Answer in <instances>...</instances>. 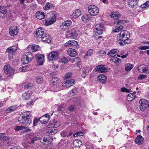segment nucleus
I'll return each instance as SVG.
<instances>
[{
  "label": "nucleus",
  "instance_id": "f257e3e1",
  "mask_svg": "<svg viewBox=\"0 0 149 149\" xmlns=\"http://www.w3.org/2000/svg\"><path fill=\"white\" fill-rule=\"evenodd\" d=\"M31 115L29 111L24 113V114L20 115L18 119V121L26 127L29 126L31 124L32 120L30 117Z\"/></svg>",
  "mask_w": 149,
  "mask_h": 149
},
{
  "label": "nucleus",
  "instance_id": "f03ea898",
  "mask_svg": "<svg viewBox=\"0 0 149 149\" xmlns=\"http://www.w3.org/2000/svg\"><path fill=\"white\" fill-rule=\"evenodd\" d=\"M65 35L68 38L75 39L77 38L78 34L74 28L70 29L67 31Z\"/></svg>",
  "mask_w": 149,
  "mask_h": 149
},
{
  "label": "nucleus",
  "instance_id": "7ed1b4c3",
  "mask_svg": "<svg viewBox=\"0 0 149 149\" xmlns=\"http://www.w3.org/2000/svg\"><path fill=\"white\" fill-rule=\"evenodd\" d=\"M126 23V21L125 20H118V21H116L114 22V24L115 25L121 24H124ZM123 29V26L122 25H118L116 26L115 28L113 29V30L114 32H116L118 31H120Z\"/></svg>",
  "mask_w": 149,
  "mask_h": 149
},
{
  "label": "nucleus",
  "instance_id": "20e7f679",
  "mask_svg": "<svg viewBox=\"0 0 149 149\" xmlns=\"http://www.w3.org/2000/svg\"><path fill=\"white\" fill-rule=\"evenodd\" d=\"M89 13L92 16H95L99 12V10L97 7L94 5H91L88 7Z\"/></svg>",
  "mask_w": 149,
  "mask_h": 149
},
{
  "label": "nucleus",
  "instance_id": "39448f33",
  "mask_svg": "<svg viewBox=\"0 0 149 149\" xmlns=\"http://www.w3.org/2000/svg\"><path fill=\"white\" fill-rule=\"evenodd\" d=\"M129 35V33L127 31L123 30L120 31V33L118 34L117 39L119 40L123 41V40H125L126 38L127 39V37H128Z\"/></svg>",
  "mask_w": 149,
  "mask_h": 149
},
{
  "label": "nucleus",
  "instance_id": "423d86ee",
  "mask_svg": "<svg viewBox=\"0 0 149 149\" xmlns=\"http://www.w3.org/2000/svg\"><path fill=\"white\" fill-rule=\"evenodd\" d=\"M59 53L57 51L50 52L48 55V59L50 61L57 60L59 56Z\"/></svg>",
  "mask_w": 149,
  "mask_h": 149
},
{
  "label": "nucleus",
  "instance_id": "0eeeda50",
  "mask_svg": "<svg viewBox=\"0 0 149 149\" xmlns=\"http://www.w3.org/2000/svg\"><path fill=\"white\" fill-rule=\"evenodd\" d=\"M95 35L96 36L100 35L102 33L104 29V26L101 24L96 25L95 26Z\"/></svg>",
  "mask_w": 149,
  "mask_h": 149
},
{
  "label": "nucleus",
  "instance_id": "6e6552de",
  "mask_svg": "<svg viewBox=\"0 0 149 149\" xmlns=\"http://www.w3.org/2000/svg\"><path fill=\"white\" fill-rule=\"evenodd\" d=\"M139 103L140 104V109L142 111H144L148 106V102L146 100L141 99L140 100Z\"/></svg>",
  "mask_w": 149,
  "mask_h": 149
},
{
  "label": "nucleus",
  "instance_id": "1a4fd4ad",
  "mask_svg": "<svg viewBox=\"0 0 149 149\" xmlns=\"http://www.w3.org/2000/svg\"><path fill=\"white\" fill-rule=\"evenodd\" d=\"M72 24L71 20H67L63 22L60 25V28L63 30H65L68 29L69 27Z\"/></svg>",
  "mask_w": 149,
  "mask_h": 149
},
{
  "label": "nucleus",
  "instance_id": "9d476101",
  "mask_svg": "<svg viewBox=\"0 0 149 149\" xmlns=\"http://www.w3.org/2000/svg\"><path fill=\"white\" fill-rule=\"evenodd\" d=\"M35 57L38 64L39 65H42L44 62V56L42 54H36Z\"/></svg>",
  "mask_w": 149,
  "mask_h": 149
},
{
  "label": "nucleus",
  "instance_id": "9b49d317",
  "mask_svg": "<svg viewBox=\"0 0 149 149\" xmlns=\"http://www.w3.org/2000/svg\"><path fill=\"white\" fill-rule=\"evenodd\" d=\"M4 71L6 74H8L10 75H12L15 72V69H12L9 65H6L4 66Z\"/></svg>",
  "mask_w": 149,
  "mask_h": 149
},
{
  "label": "nucleus",
  "instance_id": "f8f14e48",
  "mask_svg": "<svg viewBox=\"0 0 149 149\" xmlns=\"http://www.w3.org/2000/svg\"><path fill=\"white\" fill-rule=\"evenodd\" d=\"M94 70L99 73H103L107 72V69L105 66L102 65H98L96 67Z\"/></svg>",
  "mask_w": 149,
  "mask_h": 149
},
{
  "label": "nucleus",
  "instance_id": "ddd939ff",
  "mask_svg": "<svg viewBox=\"0 0 149 149\" xmlns=\"http://www.w3.org/2000/svg\"><path fill=\"white\" fill-rule=\"evenodd\" d=\"M44 29L42 27L38 28L36 31L35 36L38 39L41 38L44 35Z\"/></svg>",
  "mask_w": 149,
  "mask_h": 149
},
{
  "label": "nucleus",
  "instance_id": "4468645a",
  "mask_svg": "<svg viewBox=\"0 0 149 149\" xmlns=\"http://www.w3.org/2000/svg\"><path fill=\"white\" fill-rule=\"evenodd\" d=\"M56 20V16L55 14H53L51 17L46 19L45 24L47 26L52 24Z\"/></svg>",
  "mask_w": 149,
  "mask_h": 149
},
{
  "label": "nucleus",
  "instance_id": "2eb2a0df",
  "mask_svg": "<svg viewBox=\"0 0 149 149\" xmlns=\"http://www.w3.org/2000/svg\"><path fill=\"white\" fill-rule=\"evenodd\" d=\"M50 116L48 114H45L39 118L40 121L42 123H46L49 120Z\"/></svg>",
  "mask_w": 149,
  "mask_h": 149
},
{
  "label": "nucleus",
  "instance_id": "dca6fc26",
  "mask_svg": "<svg viewBox=\"0 0 149 149\" xmlns=\"http://www.w3.org/2000/svg\"><path fill=\"white\" fill-rule=\"evenodd\" d=\"M74 80L71 79L70 80H68L62 83L63 86L66 87H69L74 84Z\"/></svg>",
  "mask_w": 149,
  "mask_h": 149
},
{
  "label": "nucleus",
  "instance_id": "f3484780",
  "mask_svg": "<svg viewBox=\"0 0 149 149\" xmlns=\"http://www.w3.org/2000/svg\"><path fill=\"white\" fill-rule=\"evenodd\" d=\"M53 140V138L51 137L50 138V139H47V138L45 137H44L43 140H42V139H40V142L43 145H47L49 144H51Z\"/></svg>",
  "mask_w": 149,
  "mask_h": 149
},
{
  "label": "nucleus",
  "instance_id": "a211bd4d",
  "mask_svg": "<svg viewBox=\"0 0 149 149\" xmlns=\"http://www.w3.org/2000/svg\"><path fill=\"white\" fill-rule=\"evenodd\" d=\"M9 31L10 34L12 36H14L18 33V29L16 26L11 27L9 29Z\"/></svg>",
  "mask_w": 149,
  "mask_h": 149
},
{
  "label": "nucleus",
  "instance_id": "6ab92c4d",
  "mask_svg": "<svg viewBox=\"0 0 149 149\" xmlns=\"http://www.w3.org/2000/svg\"><path fill=\"white\" fill-rule=\"evenodd\" d=\"M40 38L43 42L50 43L51 42V38L48 34H44Z\"/></svg>",
  "mask_w": 149,
  "mask_h": 149
},
{
  "label": "nucleus",
  "instance_id": "aec40b11",
  "mask_svg": "<svg viewBox=\"0 0 149 149\" xmlns=\"http://www.w3.org/2000/svg\"><path fill=\"white\" fill-rule=\"evenodd\" d=\"M67 53L68 55L71 57H75L77 54V53L76 50L72 48H69Z\"/></svg>",
  "mask_w": 149,
  "mask_h": 149
},
{
  "label": "nucleus",
  "instance_id": "412c9836",
  "mask_svg": "<svg viewBox=\"0 0 149 149\" xmlns=\"http://www.w3.org/2000/svg\"><path fill=\"white\" fill-rule=\"evenodd\" d=\"M2 139L3 140L5 141L7 143L8 145L9 146L11 144L12 139L11 138H10L8 136H6L4 133H3Z\"/></svg>",
  "mask_w": 149,
  "mask_h": 149
},
{
  "label": "nucleus",
  "instance_id": "4be33fe9",
  "mask_svg": "<svg viewBox=\"0 0 149 149\" xmlns=\"http://www.w3.org/2000/svg\"><path fill=\"white\" fill-rule=\"evenodd\" d=\"M139 71L141 73H145L148 71V67L144 65H141L138 67Z\"/></svg>",
  "mask_w": 149,
  "mask_h": 149
},
{
  "label": "nucleus",
  "instance_id": "5701e85b",
  "mask_svg": "<svg viewBox=\"0 0 149 149\" xmlns=\"http://www.w3.org/2000/svg\"><path fill=\"white\" fill-rule=\"evenodd\" d=\"M29 50L31 52L37 51L39 49V47L37 45H30L28 47Z\"/></svg>",
  "mask_w": 149,
  "mask_h": 149
},
{
  "label": "nucleus",
  "instance_id": "b1692460",
  "mask_svg": "<svg viewBox=\"0 0 149 149\" xmlns=\"http://www.w3.org/2000/svg\"><path fill=\"white\" fill-rule=\"evenodd\" d=\"M7 10L4 6L0 7V17H3L6 15Z\"/></svg>",
  "mask_w": 149,
  "mask_h": 149
},
{
  "label": "nucleus",
  "instance_id": "393cba45",
  "mask_svg": "<svg viewBox=\"0 0 149 149\" xmlns=\"http://www.w3.org/2000/svg\"><path fill=\"white\" fill-rule=\"evenodd\" d=\"M137 0H129L128 2L129 6L131 8L135 7L137 5Z\"/></svg>",
  "mask_w": 149,
  "mask_h": 149
},
{
  "label": "nucleus",
  "instance_id": "a878e982",
  "mask_svg": "<svg viewBox=\"0 0 149 149\" xmlns=\"http://www.w3.org/2000/svg\"><path fill=\"white\" fill-rule=\"evenodd\" d=\"M111 17L115 19H118L120 17V15L118 12H113L111 14Z\"/></svg>",
  "mask_w": 149,
  "mask_h": 149
},
{
  "label": "nucleus",
  "instance_id": "bb28decb",
  "mask_svg": "<svg viewBox=\"0 0 149 149\" xmlns=\"http://www.w3.org/2000/svg\"><path fill=\"white\" fill-rule=\"evenodd\" d=\"M106 79V77L103 74H101L98 75L97 77V80L100 82L102 84L104 83Z\"/></svg>",
  "mask_w": 149,
  "mask_h": 149
},
{
  "label": "nucleus",
  "instance_id": "cd10ccee",
  "mask_svg": "<svg viewBox=\"0 0 149 149\" xmlns=\"http://www.w3.org/2000/svg\"><path fill=\"white\" fill-rule=\"evenodd\" d=\"M143 140V138L141 135H138L135 140V143L139 145L142 143Z\"/></svg>",
  "mask_w": 149,
  "mask_h": 149
},
{
  "label": "nucleus",
  "instance_id": "c85d7f7f",
  "mask_svg": "<svg viewBox=\"0 0 149 149\" xmlns=\"http://www.w3.org/2000/svg\"><path fill=\"white\" fill-rule=\"evenodd\" d=\"M32 95V92L30 91H28L27 92H25L22 94L23 98L25 99H29L31 95Z\"/></svg>",
  "mask_w": 149,
  "mask_h": 149
},
{
  "label": "nucleus",
  "instance_id": "c756f323",
  "mask_svg": "<svg viewBox=\"0 0 149 149\" xmlns=\"http://www.w3.org/2000/svg\"><path fill=\"white\" fill-rule=\"evenodd\" d=\"M18 108L17 105H13L8 107L6 111L7 113H10L17 110Z\"/></svg>",
  "mask_w": 149,
  "mask_h": 149
},
{
  "label": "nucleus",
  "instance_id": "7c9ffc66",
  "mask_svg": "<svg viewBox=\"0 0 149 149\" xmlns=\"http://www.w3.org/2000/svg\"><path fill=\"white\" fill-rule=\"evenodd\" d=\"M36 16L38 19H42L44 18L45 15L42 12L38 11L36 13Z\"/></svg>",
  "mask_w": 149,
  "mask_h": 149
},
{
  "label": "nucleus",
  "instance_id": "2f4dec72",
  "mask_svg": "<svg viewBox=\"0 0 149 149\" xmlns=\"http://www.w3.org/2000/svg\"><path fill=\"white\" fill-rule=\"evenodd\" d=\"M82 144V142L81 141L78 139H76L74 141L73 143V145L74 146L77 148H79Z\"/></svg>",
  "mask_w": 149,
  "mask_h": 149
},
{
  "label": "nucleus",
  "instance_id": "473e14b6",
  "mask_svg": "<svg viewBox=\"0 0 149 149\" xmlns=\"http://www.w3.org/2000/svg\"><path fill=\"white\" fill-rule=\"evenodd\" d=\"M81 19L83 22H86L91 20V16L89 15L85 14L82 16Z\"/></svg>",
  "mask_w": 149,
  "mask_h": 149
},
{
  "label": "nucleus",
  "instance_id": "72a5a7b5",
  "mask_svg": "<svg viewBox=\"0 0 149 149\" xmlns=\"http://www.w3.org/2000/svg\"><path fill=\"white\" fill-rule=\"evenodd\" d=\"M81 14V11L77 9L73 12L71 15L73 17L75 18L79 17Z\"/></svg>",
  "mask_w": 149,
  "mask_h": 149
},
{
  "label": "nucleus",
  "instance_id": "f704fd0d",
  "mask_svg": "<svg viewBox=\"0 0 149 149\" xmlns=\"http://www.w3.org/2000/svg\"><path fill=\"white\" fill-rule=\"evenodd\" d=\"M17 50V47L16 46H13L8 48L6 52L9 53H13Z\"/></svg>",
  "mask_w": 149,
  "mask_h": 149
},
{
  "label": "nucleus",
  "instance_id": "c9c22d12",
  "mask_svg": "<svg viewBox=\"0 0 149 149\" xmlns=\"http://www.w3.org/2000/svg\"><path fill=\"white\" fill-rule=\"evenodd\" d=\"M24 54L26 56V57H27L30 62L32 60L33 58V54L31 52H26Z\"/></svg>",
  "mask_w": 149,
  "mask_h": 149
},
{
  "label": "nucleus",
  "instance_id": "e433bc0d",
  "mask_svg": "<svg viewBox=\"0 0 149 149\" xmlns=\"http://www.w3.org/2000/svg\"><path fill=\"white\" fill-rule=\"evenodd\" d=\"M134 65L130 63L126 64L125 66V70L127 72H129L133 68Z\"/></svg>",
  "mask_w": 149,
  "mask_h": 149
},
{
  "label": "nucleus",
  "instance_id": "4c0bfd02",
  "mask_svg": "<svg viewBox=\"0 0 149 149\" xmlns=\"http://www.w3.org/2000/svg\"><path fill=\"white\" fill-rule=\"evenodd\" d=\"M21 60L22 63L24 64H26L30 62L27 57H26V56H25L24 54L22 55Z\"/></svg>",
  "mask_w": 149,
  "mask_h": 149
},
{
  "label": "nucleus",
  "instance_id": "58836bf2",
  "mask_svg": "<svg viewBox=\"0 0 149 149\" xmlns=\"http://www.w3.org/2000/svg\"><path fill=\"white\" fill-rule=\"evenodd\" d=\"M110 60L111 61L114 62V63H120L121 62V60L116 57H113L110 58Z\"/></svg>",
  "mask_w": 149,
  "mask_h": 149
},
{
  "label": "nucleus",
  "instance_id": "ea45409f",
  "mask_svg": "<svg viewBox=\"0 0 149 149\" xmlns=\"http://www.w3.org/2000/svg\"><path fill=\"white\" fill-rule=\"evenodd\" d=\"M135 98V96L133 93H130L127 95V100L129 101H131L134 100Z\"/></svg>",
  "mask_w": 149,
  "mask_h": 149
},
{
  "label": "nucleus",
  "instance_id": "a19ab883",
  "mask_svg": "<svg viewBox=\"0 0 149 149\" xmlns=\"http://www.w3.org/2000/svg\"><path fill=\"white\" fill-rule=\"evenodd\" d=\"M53 7V5L51 3L47 2L46 3L45 5L43 7L45 10H48L49 9L52 8Z\"/></svg>",
  "mask_w": 149,
  "mask_h": 149
},
{
  "label": "nucleus",
  "instance_id": "79ce46f5",
  "mask_svg": "<svg viewBox=\"0 0 149 149\" xmlns=\"http://www.w3.org/2000/svg\"><path fill=\"white\" fill-rule=\"evenodd\" d=\"M93 52V49H89L87 51L86 55L84 56V58H87V57L91 56Z\"/></svg>",
  "mask_w": 149,
  "mask_h": 149
},
{
  "label": "nucleus",
  "instance_id": "37998d69",
  "mask_svg": "<svg viewBox=\"0 0 149 149\" xmlns=\"http://www.w3.org/2000/svg\"><path fill=\"white\" fill-rule=\"evenodd\" d=\"M26 128V127L23 126H17L15 129V130L16 132L22 130Z\"/></svg>",
  "mask_w": 149,
  "mask_h": 149
},
{
  "label": "nucleus",
  "instance_id": "c03bdc74",
  "mask_svg": "<svg viewBox=\"0 0 149 149\" xmlns=\"http://www.w3.org/2000/svg\"><path fill=\"white\" fill-rule=\"evenodd\" d=\"M72 47L76 48L78 49L79 47L78 42L74 40H72Z\"/></svg>",
  "mask_w": 149,
  "mask_h": 149
},
{
  "label": "nucleus",
  "instance_id": "a18cd8bd",
  "mask_svg": "<svg viewBox=\"0 0 149 149\" xmlns=\"http://www.w3.org/2000/svg\"><path fill=\"white\" fill-rule=\"evenodd\" d=\"M126 52L125 50H123L121 51L120 54L121 55V58H125L127 57L128 55V53L127 52L126 54Z\"/></svg>",
  "mask_w": 149,
  "mask_h": 149
},
{
  "label": "nucleus",
  "instance_id": "49530a36",
  "mask_svg": "<svg viewBox=\"0 0 149 149\" xmlns=\"http://www.w3.org/2000/svg\"><path fill=\"white\" fill-rule=\"evenodd\" d=\"M72 40H70L64 44L65 47H72Z\"/></svg>",
  "mask_w": 149,
  "mask_h": 149
},
{
  "label": "nucleus",
  "instance_id": "de8ad7c7",
  "mask_svg": "<svg viewBox=\"0 0 149 149\" xmlns=\"http://www.w3.org/2000/svg\"><path fill=\"white\" fill-rule=\"evenodd\" d=\"M58 78L56 77H52V79L50 80V82L51 84H55L56 81H58Z\"/></svg>",
  "mask_w": 149,
  "mask_h": 149
},
{
  "label": "nucleus",
  "instance_id": "09e8293b",
  "mask_svg": "<svg viewBox=\"0 0 149 149\" xmlns=\"http://www.w3.org/2000/svg\"><path fill=\"white\" fill-rule=\"evenodd\" d=\"M118 50L117 49H112L109 52V54H112L116 56V54L118 53Z\"/></svg>",
  "mask_w": 149,
  "mask_h": 149
},
{
  "label": "nucleus",
  "instance_id": "8fccbe9b",
  "mask_svg": "<svg viewBox=\"0 0 149 149\" xmlns=\"http://www.w3.org/2000/svg\"><path fill=\"white\" fill-rule=\"evenodd\" d=\"M106 54L105 52L103 50H100L97 53V54L100 56H102Z\"/></svg>",
  "mask_w": 149,
  "mask_h": 149
},
{
  "label": "nucleus",
  "instance_id": "3c124183",
  "mask_svg": "<svg viewBox=\"0 0 149 149\" xmlns=\"http://www.w3.org/2000/svg\"><path fill=\"white\" fill-rule=\"evenodd\" d=\"M83 135L84 133L83 132H77L76 133L74 134L73 135V136L74 137H75L79 136H82Z\"/></svg>",
  "mask_w": 149,
  "mask_h": 149
},
{
  "label": "nucleus",
  "instance_id": "603ef678",
  "mask_svg": "<svg viewBox=\"0 0 149 149\" xmlns=\"http://www.w3.org/2000/svg\"><path fill=\"white\" fill-rule=\"evenodd\" d=\"M130 35L128 37H127V39H125V40L123 41V42L125 44H129L131 42V40L129 39V38L130 37Z\"/></svg>",
  "mask_w": 149,
  "mask_h": 149
},
{
  "label": "nucleus",
  "instance_id": "864d4df0",
  "mask_svg": "<svg viewBox=\"0 0 149 149\" xmlns=\"http://www.w3.org/2000/svg\"><path fill=\"white\" fill-rule=\"evenodd\" d=\"M69 61V60L65 57H63L61 60V61L62 63H64L65 64L67 63Z\"/></svg>",
  "mask_w": 149,
  "mask_h": 149
},
{
  "label": "nucleus",
  "instance_id": "5fc2aeb1",
  "mask_svg": "<svg viewBox=\"0 0 149 149\" xmlns=\"http://www.w3.org/2000/svg\"><path fill=\"white\" fill-rule=\"evenodd\" d=\"M139 49L144 50L149 49V45H145L141 46L139 47Z\"/></svg>",
  "mask_w": 149,
  "mask_h": 149
},
{
  "label": "nucleus",
  "instance_id": "6e6d98bb",
  "mask_svg": "<svg viewBox=\"0 0 149 149\" xmlns=\"http://www.w3.org/2000/svg\"><path fill=\"white\" fill-rule=\"evenodd\" d=\"M19 70L20 72H24L27 71L26 66H24L22 67H21L19 69Z\"/></svg>",
  "mask_w": 149,
  "mask_h": 149
},
{
  "label": "nucleus",
  "instance_id": "4d7b16f0",
  "mask_svg": "<svg viewBox=\"0 0 149 149\" xmlns=\"http://www.w3.org/2000/svg\"><path fill=\"white\" fill-rule=\"evenodd\" d=\"M36 81L37 83L41 84L42 82L43 79L41 77H39L36 78Z\"/></svg>",
  "mask_w": 149,
  "mask_h": 149
},
{
  "label": "nucleus",
  "instance_id": "13d9d810",
  "mask_svg": "<svg viewBox=\"0 0 149 149\" xmlns=\"http://www.w3.org/2000/svg\"><path fill=\"white\" fill-rule=\"evenodd\" d=\"M67 131L66 130H64L61 132V136L64 137L67 136Z\"/></svg>",
  "mask_w": 149,
  "mask_h": 149
},
{
  "label": "nucleus",
  "instance_id": "bf43d9fd",
  "mask_svg": "<svg viewBox=\"0 0 149 149\" xmlns=\"http://www.w3.org/2000/svg\"><path fill=\"white\" fill-rule=\"evenodd\" d=\"M32 86L33 84L32 83L27 84L24 86V88L25 89H29Z\"/></svg>",
  "mask_w": 149,
  "mask_h": 149
},
{
  "label": "nucleus",
  "instance_id": "052dcab7",
  "mask_svg": "<svg viewBox=\"0 0 149 149\" xmlns=\"http://www.w3.org/2000/svg\"><path fill=\"white\" fill-rule=\"evenodd\" d=\"M41 139L38 137L36 136H34L32 140L31 141V143H35V141L40 140Z\"/></svg>",
  "mask_w": 149,
  "mask_h": 149
},
{
  "label": "nucleus",
  "instance_id": "680f3d73",
  "mask_svg": "<svg viewBox=\"0 0 149 149\" xmlns=\"http://www.w3.org/2000/svg\"><path fill=\"white\" fill-rule=\"evenodd\" d=\"M121 91L122 92H126L127 93H129L131 92L130 89H128L125 87H123L121 88Z\"/></svg>",
  "mask_w": 149,
  "mask_h": 149
},
{
  "label": "nucleus",
  "instance_id": "e2e57ef3",
  "mask_svg": "<svg viewBox=\"0 0 149 149\" xmlns=\"http://www.w3.org/2000/svg\"><path fill=\"white\" fill-rule=\"evenodd\" d=\"M72 74L70 73H68L65 74L64 77V79H67L69 78L72 77Z\"/></svg>",
  "mask_w": 149,
  "mask_h": 149
},
{
  "label": "nucleus",
  "instance_id": "0e129e2a",
  "mask_svg": "<svg viewBox=\"0 0 149 149\" xmlns=\"http://www.w3.org/2000/svg\"><path fill=\"white\" fill-rule=\"evenodd\" d=\"M149 5V1H147L143 4L141 6V8H145L148 7Z\"/></svg>",
  "mask_w": 149,
  "mask_h": 149
},
{
  "label": "nucleus",
  "instance_id": "69168bd1",
  "mask_svg": "<svg viewBox=\"0 0 149 149\" xmlns=\"http://www.w3.org/2000/svg\"><path fill=\"white\" fill-rule=\"evenodd\" d=\"M74 132V130L72 129L70 131H67V136H69L72 134Z\"/></svg>",
  "mask_w": 149,
  "mask_h": 149
},
{
  "label": "nucleus",
  "instance_id": "338daca9",
  "mask_svg": "<svg viewBox=\"0 0 149 149\" xmlns=\"http://www.w3.org/2000/svg\"><path fill=\"white\" fill-rule=\"evenodd\" d=\"M53 123V125L55 127H57L60 125V122L59 121H56Z\"/></svg>",
  "mask_w": 149,
  "mask_h": 149
},
{
  "label": "nucleus",
  "instance_id": "774afa93",
  "mask_svg": "<svg viewBox=\"0 0 149 149\" xmlns=\"http://www.w3.org/2000/svg\"><path fill=\"white\" fill-rule=\"evenodd\" d=\"M77 91V89L76 88L72 89L71 91H70L69 93L71 94L72 95H74L75 93Z\"/></svg>",
  "mask_w": 149,
  "mask_h": 149
}]
</instances>
